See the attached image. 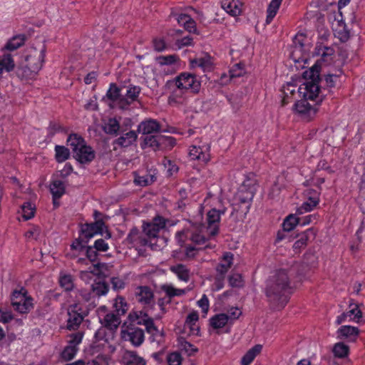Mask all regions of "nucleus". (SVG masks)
Returning a JSON list of instances; mask_svg holds the SVG:
<instances>
[{
	"mask_svg": "<svg viewBox=\"0 0 365 365\" xmlns=\"http://www.w3.org/2000/svg\"><path fill=\"white\" fill-rule=\"evenodd\" d=\"M225 212V210H210L207 212V226L200 223L202 215H199L193 222L189 221L182 230L176 233L177 242L182 245L189 239L196 245H205L218 233L220 217Z\"/></svg>",
	"mask_w": 365,
	"mask_h": 365,
	"instance_id": "nucleus-1",
	"label": "nucleus"
},
{
	"mask_svg": "<svg viewBox=\"0 0 365 365\" xmlns=\"http://www.w3.org/2000/svg\"><path fill=\"white\" fill-rule=\"evenodd\" d=\"M289 281L284 270H279L267 282L266 294L274 309H281L287 304L289 293Z\"/></svg>",
	"mask_w": 365,
	"mask_h": 365,
	"instance_id": "nucleus-2",
	"label": "nucleus"
},
{
	"mask_svg": "<svg viewBox=\"0 0 365 365\" xmlns=\"http://www.w3.org/2000/svg\"><path fill=\"white\" fill-rule=\"evenodd\" d=\"M46 51L44 44L27 48L24 56V61L17 69V76L26 80L34 78L43 67Z\"/></svg>",
	"mask_w": 365,
	"mask_h": 365,
	"instance_id": "nucleus-3",
	"label": "nucleus"
},
{
	"mask_svg": "<svg viewBox=\"0 0 365 365\" xmlns=\"http://www.w3.org/2000/svg\"><path fill=\"white\" fill-rule=\"evenodd\" d=\"M255 192V184L244 182L235 196L232 215L235 212L236 217L244 218L250 210Z\"/></svg>",
	"mask_w": 365,
	"mask_h": 365,
	"instance_id": "nucleus-4",
	"label": "nucleus"
},
{
	"mask_svg": "<svg viewBox=\"0 0 365 365\" xmlns=\"http://www.w3.org/2000/svg\"><path fill=\"white\" fill-rule=\"evenodd\" d=\"M165 225L166 220L160 216H157L151 222L143 224V232L149 240V247L153 250H158L163 245L165 240L160 237V232Z\"/></svg>",
	"mask_w": 365,
	"mask_h": 365,
	"instance_id": "nucleus-5",
	"label": "nucleus"
},
{
	"mask_svg": "<svg viewBox=\"0 0 365 365\" xmlns=\"http://www.w3.org/2000/svg\"><path fill=\"white\" fill-rule=\"evenodd\" d=\"M67 145L72 150L75 159L81 163H90L95 158L92 148L87 145L85 140L77 134L68 136Z\"/></svg>",
	"mask_w": 365,
	"mask_h": 365,
	"instance_id": "nucleus-6",
	"label": "nucleus"
},
{
	"mask_svg": "<svg viewBox=\"0 0 365 365\" xmlns=\"http://www.w3.org/2000/svg\"><path fill=\"white\" fill-rule=\"evenodd\" d=\"M304 78L306 81L303 83V87L299 88V91L306 99L314 100L319 92L318 71L312 67L309 71H304Z\"/></svg>",
	"mask_w": 365,
	"mask_h": 365,
	"instance_id": "nucleus-7",
	"label": "nucleus"
},
{
	"mask_svg": "<svg viewBox=\"0 0 365 365\" xmlns=\"http://www.w3.org/2000/svg\"><path fill=\"white\" fill-rule=\"evenodd\" d=\"M171 81L178 85V88H183L190 94L197 93L201 86V83L197 77L187 72L181 73Z\"/></svg>",
	"mask_w": 365,
	"mask_h": 365,
	"instance_id": "nucleus-8",
	"label": "nucleus"
},
{
	"mask_svg": "<svg viewBox=\"0 0 365 365\" xmlns=\"http://www.w3.org/2000/svg\"><path fill=\"white\" fill-rule=\"evenodd\" d=\"M169 95L168 103L172 106H180L187 103L190 98V93L183 88H178V85L173 81H168L166 83Z\"/></svg>",
	"mask_w": 365,
	"mask_h": 365,
	"instance_id": "nucleus-9",
	"label": "nucleus"
},
{
	"mask_svg": "<svg viewBox=\"0 0 365 365\" xmlns=\"http://www.w3.org/2000/svg\"><path fill=\"white\" fill-rule=\"evenodd\" d=\"M120 336L123 341H129L135 347L140 346L145 340L143 330L132 325L123 327Z\"/></svg>",
	"mask_w": 365,
	"mask_h": 365,
	"instance_id": "nucleus-10",
	"label": "nucleus"
},
{
	"mask_svg": "<svg viewBox=\"0 0 365 365\" xmlns=\"http://www.w3.org/2000/svg\"><path fill=\"white\" fill-rule=\"evenodd\" d=\"M14 309L21 314H26L33 308L32 299L21 292H14L11 297Z\"/></svg>",
	"mask_w": 365,
	"mask_h": 365,
	"instance_id": "nucleus-11",
	"label": "nucleus"
},
{
	"mask_svg": "<svg viewBox=\"0 0 365 365\" xmlns=\"http://www.w3.org/2000/svg\"><path fill=\"white\" fill-rule=\"evenodd\" d=\"M210 146L207 143L200 142L198 145H192L189 150L191 160H198L201 163H207L210 159Z\"/></svg>",
	"mask_w": 365,
	"mask_h": 365,
	"instance_id": "nucleus-12",
	"label": "nucleus"
},
{
	"mask_svg": "<svg viewBox=\"0 0 365 365\" xmlns=\"http://www.w3.org/2000/svg\"><path fill=\"white\" fill-rule=\"evenodd\" d=\"M304 195L306 200L297 209L299 214L312 211L319 202V192L317 190L308 188Z\"/></svg>",
	"mask_w": 365,
	"mask_h": 365,
	"instance_id": "nucleus-13",
	"label": "nucleus"
},
{
	"mask_svg": "<svg viewBox=\"0 0 365 365\" xmlns=\"http://www.w3.org/2000/svg\"><path fill=\"white\" fill-rule=\"evenodd\" d=\"M349 309L347 312L341 313L336 318V324L339 325L347 322H354L359 323L362 319V312L358 304H350Z\"/></svg>",
	"mask_w": 365,
	"mask_h": 365,
	"instance_id": "nucleus-14",
	"label": "nucleus"
},
{
	"mask_svg": "<svg viewBox=\"0 0 365 365\" xmlns=\"http://www.w3.org/2000/svg\"><path fill=\"white\" fill-rule=\"evenodd\" d=\"M67 328L69 330L77 329L83 319V312L78 304L71 305L68 309Z\"/></svg>",
	"mask_w": 365,
	"mask_h": 365,
	"instance_id": "nucleus-15",
	"label": "nucleus"
},
{
	"mask_svg": "<svg viewBox=\"0 0 365 365\" xmlns=\"http://www.w3.org/2000/svg\"><path fill=\"white\" fill-rule=\"evenodd\" d=\"M106 309L105 307H101L98 309V313L100 321L103 327L114 331L120 324L119 318L113 313L106 314Z\"/></svg>",
	"mask_w": 365,
	"mask_h": 365,
	"instance_id": "nucleus-16",
	"label": "nucleus"
},
{
	"mask_svg": "<svg viewBox=\"0 0 365 365\" xmlns=\"http://www.w3.org/2000/svg\"><path fill=\"white\" fill-rule=\"evenodd\" d=\"M359 334V329L356 327L350 325L341 326L336 331L337 338L341 340H346L348 342L356 341Z\"/></svg>",
	"mask_w": 365,
	"mask_h": 365,
	"instance_id": "nucleus-17",
	"label": "nucleus"
},
{
	"mask_svg": "<svg viewBox=\"0 0 365 365\" xmlns=\"http://www.w3.org/2000/svg\"><path fill=\"white\" fill-rule=\"evenodd\" d=\"M140 92V86L129 85L127 87L125 96H123V100H121V110L128 109L132 103L137 101Z\"/></svg>",
	"mask_w": 365,
	"mask_h": 365,
	"instance_id": "nucleus-18",
	"label": "nucleus"
},
{
	"mask_svg": "<svg viewBox=\"0 0 365 365\" xmlns=\"http://www.w3.org/2000/svg\"><path fill=\"white\" fill-rule=\"evenodd\" d=\"M120 362L123 365H147L146 360L136 351L125 350L121 355Z\"/></svg>",
	"mask_w": 365,
	"mask_h": 365,
	"instance_id": "nucleus-19",
	"label": "nucleus"
},
{
	"mask_svg": "<svg viewBox=\"0 0 365 365\" xmlns=\"http://www.w3.org/2000/svg\"><path fill=\"white\" fill-rule=\"evenodd\" d=\"M199 316L197 312L194 311L190 313L184 324V331L188 335H198L200 333V327L197 324Z\"/></svg>",
	"mask_w": 365,
	"mask_h": 365,
	"instance_id": "nucleus-20",
	"label": "nucleus"
},
{
	"mask_svg": "<svg viewBox=\"0 0 365 365\" xmlns=\"http://www.w3.org/2000/svg\"><path fill=\"white\" fill-rule=\"evenodd\" d=\"M138 301L144 305L150 306L154 304V294L151 289L147 286L138 287L135 292Z\"/></svg>",
	"mask_w": 365,
	"mask_h": 365,
	"instance_id": "nucleus-21",
	"label": "nucleus"
},
{
	"mask_svg": "<svg viewBox=\"0 0 365 365\" xmlns=\"http://www.w3.org/2000/svg\"><path fill=\"white\" fill-rule=\"evenodd\" d=\"M106 97L110 101L109 103L110 107L121 109L120 103L121 100H123V96L120 95V88L115 83L110 84Z\"/></svg>",
	"mask_w": 365,
	"mask_h": 365,
	"instance_id": "nucleus-22",
	"label": "nucleus"
},
{
	"mask_svg": "<svg viewBox=\"0 0 365 365\" xmlns=\"http://www.w3.org/2000/svg\"><path fill=\"white\" fill-rule=\"evenodd\" d=\"M105 224L102 220H98L94 223L86 224L82 227V233L85 237L90 239L96 235H103Z\"/></svg>",
	"mask_w": 365,
	"mask_h": 365,
	"instance_id": "nucleus-23",
	"label": "nucleus"
},
{
	"mask_svg": "<svg viewBox=\"0 0 365 365\" xmlns=\"http://www.w3.org/2000/svg\"><path fill=\"white\" fill-rule=\"evenodd\" d=\"M222 9L232 16L241 14L243 4L241 0H220Z\"/></svg>",
	"mask_w": 365,
	"mask_h": 365,
	"instance_id": "nucleus-24",
	"label": "nucleus"
},
{
	"mask_svg": "<svg viewBox=\"0 0 365 365\" xmlns=\"http://www.w3.org/2000/svg\"><path fill=\"white\" fill-rule=\"evenodd\" d=\"M160 129L158 122L155 120L148 119L142 121L138 127V130L143 135H150L158 133Z\"/></svg>",
	"mask_w": 365,
	"mask_h": 365,
	"instance_id": "nucleus-25",
	"label": "nucleus"
},
{
	"mask_svg": "<svg viewBox=\"0 0 365 365\" xmlns=\"http://www.w3.org/2000/svg\"><path fill=\"white\" fill-rule=\"evenodd\" d=\"M129 319L132 322L139 325H144L145 329L150 326L153 321L144 311H136L129 314Z\"/></svg>",
	"mask_w": 365,
	"mask_h": 365,
	"instance_id": "nucleus-26",
	"label": "nucleus"
},
{
	"mask_svg": "<svg viewBox=\"0 0 365 365\" xmlns=\"http://www.w3.org/2000/svg\"><path fill=\"white\" fill-rule=\"evenodd\" d=\"M16 63L14 56L9 53H4L0 56V78L3 73H10L14 70Z\"/></svg>",
	"mask_w": 365,
	"mask_h": 365,
	"instance_id": "nucleus-27",
	"label": "nucleus"
},
{
	"mask_svg": "<svg viewBox=\"0 0 365 365\" xmlns=\"http://www.w3.org/2000/svg\"><path fill=\"white\" fill-rule=\"evenodd\" d=\"M26 41L24 34H19L9 38L5 45L1 48L2 52L4 51H14L19 48L21 47Z\"/></svg>",
	"mask_w": 365,
	"mask_h": 365,
	"instance_id": "nucleus-28",
	"label": "nucleus"
},
{
	"mask_svg": "<svg viewBox=\"0 0 365 365\" xmlns=\"http://www.w3.org/2000/svg\"><path fill=\"white\" fill-rule=\"evenodd\" d=\"M294 110L304 117H311L315 113L314 108L306 100L296 102L294 105Z\"/></svg>",
	"mask_w": 365,
	"mask_h": 365,
	"instance_id": "nucleus-29",
	"label": "nucleus"
},
{
	"mask_svg": "<svg viewBox=\"0 0 365 365\" xmlns=\"http://www.w3.org/2000/svg\"><path fill=\"white\" fill-rule=\"evenodd\" d=\"M233 263V255L231 252H225L216 267V272L219 274L225 275Z\"/></svg>",
	"mask_w": 365,
	"mask_h": 365,
	"instance_id": "nucleus-30",
	"label": "nucleus"
},
{
	"mask_svg": "<svg viewBox=\"0 0 365 365\" xmlns=\"http://www.w3.org/2000/svg\"><path fill=\"white\" fill-rule=\"evenodd\" d=\"M128 242L134 247L149 246L148 239L143 238L137 229H133L127 237Z\"/></svg>",
	"mask_w": 365,
	"mask_h": 365,
	"instance_id": "nucleus-31",
	"label": "nucleus"
},
{
	"mask_svg": "<svg viewBox=\"0 0 365 365\" xmlns=\"http://www.w3.org/2000/svg\"><path fill=\"white\" fill-rule=\"evenodd\" d=\"M71 248L73 251L72 257H77V262L78 264H86V258L81 257L84 254V251L86 246L82 244L80 240H76L72 245Z\"/></svg>",
	"mask_w": 365,
	"mask_h": 365,
	"instance_id": "nucleus-32",
	"label": "nucleus"
},
{
	"mask_svg": "<svg viewBox=\"0 0 365 365\" xmlns=\"http://www.w3.org/2000/svg\"><path fill=\"white\" fill-rule=\"evenodd\" d=\"M170 269L178 277L180 280L186 282L189 281L190 272L185 265L178 264L171 266Z\"/></svg>",
	"mask_w": 365,
	"mask_h": 365,
	"instance_id": "nucleus-33",
	"label": "nucleus"
},
{
	"mask_svg": "<svg viewBox=\"0 0 365 365\" xmlns=\"http://www.w3.org/2000/svg\"><path fill=\"white\" fill-rule=\"evenodd\" d=\"M262 346L259 344L255 345L243 356L241 360L242 365H250L255 358L260 353Z\"/></svg>",
	"mask_w": 365,
	"mask_h": 365,
	"instance_id": "nucleus-34",
	"label": "nucleus"
},
{
	"mask_svg": "<svg viewBox=\"0 0 365 365\" xmlns=\"http://www.w3.org/2000/svg\"><path fill=\"white\" fill-rule=\"evenodd\" d=\"M95 338L97 341H105L109 343L114 339V331L103 326L96 331Z\"/></svg>",
	"mask_w": 365,
	"mask_h": 365,
	"instance_id": "nucleus-35",
	"label": "nucleus"
},
{
	"mask_svg": "<svg viewBox=\"0 0 365 365\" xmlns=\"http://www.w3.org/2000/svg\"><path fill=\"white\" fill-rule=\"evenodd\" d=\"M50 191L53 197H61L66 192L64 182L60 180H53L50 184Z\"/></svg>",
	"mask_w": 365,
	"mask_h": 365,
	"instance_id": "nucleus-36",
	"label": "nucleus"
},
{
	"mask_svg": "<svg viewBox=\"0 0 365 365\" xmlns=\"http://www.w3.org/2000/svg\"><path fill=\"white\" fill-rule=\"evenodd\" d=\"M227 319L226 314H217L210 318V323L213 329H219L225 327L227 324H230Z\"/></svg>",
	"mask_w": 365,
	"mask_h": 365,
	"instance_id": "nucleus-37",
	"label": "nucleus"
},
{
	"mask_svg": "<svg viewBox=\"0 0 365 365\" xmlns=\"http://www.w3.org/2000/svg\"><path fill=\"white\" fill-rule=\"evenodd\" d=\"M136 133L133 130H131L118 138L116 140V143L121 147H128L134 143L136 141Z\"/></svg>",
	"mask_w": 365,
	"mask_h": 365,
	"instance_id": "nucleus-38",
	"label": "nucleus"
},
{
	"mask_svg": "<svg viewBox=\"0 0 365 365\" xmlns=\"http://www.w3.org/2000/svg\"><path fill=\"white\" fill-rule=\"evenodd\" d=\"M282 0H271L267 10L266 24H269L276 16Z\"/></svg>",
	"mask_w": 365,
	"mask_h": 365,
	"instance_id": "nucleus-39",
	"label": "nucleus"
},
{
	"mask_svg": "<svg viewBox=\"0 0 365 365\" xmlns=\"http://www.w3.org/2000/svg\"><path fill=\"white\" fill-rule=\"evenodd\" d=\"M146 331L148 334H150V341L151 342H156L158 344H160L163 342V332L162 331H160L153 323L150 326H149Z\"/></svg>",
	"mask_w": 365,
	"mask_h": 365,
	"instance_id": "nucleus-40",
	"label": "nucleus"
},
{
	"mask_svg": "<svg viewBox=\"0 0 365 365\" xmlns=\"http://www.w3.org/2000/svg\"><path fill=\"white\" fill-rule=\"evenodd\" d=\"M161 289L170 298L180 297L186 293L185 289L175 288L172 284H165L162 285Z\"/></svg>",
	"mask_w": 365,
	"mask_h": 365,
	"instance_id": "nucleus-41",
	"label": "nucleus"
},
{
	"mask_svg": "<svg viewBox=\"0 0 365 365\" xmlns=\"http://www.w3.org/2000/svg\"><path fill=\"white\" fill-rule=\"evenodd\" d=\"M332 352L335 357L344 359L348 356L349 347L344 342H338L334 345Z\"/></svg>",
	"mask_w": 365,
	"mask_h": 365,
	"instance_id": "nucleus-42",
	"label": "nucleus"
},
{
	"mask_svg": "<svg viewBox=\"0 0 365 365\" xmlns=\"http://www.w3.org/2000/svg\"><path fill=\"white\" fill-rule=\"evenodd\" d=\"M342 76V71L339 69L334 73H329L325 76V81L327 86L333 88L341 83V77Z\"/></svg>",
	"mask_w": 365,
	"mask_h": 365,
	"instance_id": "nucleus-43",
	"label": "nucleus"
},
{
	"mask_svg": "<svg viewBox=\"0 0 365 365\" xmlns=\"http://www.w3.org/2000/svg\"><path fill=\"white\" fill-rule=\"evenodd\" d=\"M190 63L193 68H199L204 72L209 71L212 68V64L209 59L200 58L192 60Z\"/></svg>",
	"mask_w": 365,
	"mask_h": 365,
	"instance_id": "nucleus-44",
	"label": "nucleus"
},
{
	"mask_svg": "<svg viewBox=\"0 0 365 365\" xmlns=\"http://www.w3.org/2000/svg\"><path fill=\"white\" fill-rule=\"evenodd\" d=\"M60 286L66 291H71L74 287L73 279L71 274L61 272L59 276Z\"/></svg>",
	"mask_w": 365,
	"mask_h": 365,
	"instance_id": "nucleus-45",
	"label": "nucleus"
},
{
	"mask_svg": "<svg viewBox=\"0 0 365 365\" xmlns=\"http://www.w3.org/2000/svg\"><path fill=\"white\" fill-rule=\"evenodd\" d=\"M311 236L314 237V233L311 229H308L299 235V238L294 242L293 248L294 250H299L302 247L306 246Z\"/></svg>",
	"mask_w": 365,
	"mask_h": 365,
	"instance_id": "nucleus-46",
	"label": "nucleus"
},
{
	"mask_svg": "<svg viewBox=\"0 0 365 365\" xmlns=\"http://www.w3.org/2000/svg\"><path fill=\"white\" fill-rule=\"evenodd\" d=\"M36 212V206L31 202H26L21 206V216L24 220L34 217Z\"/></svg>",
	"mask_w": 365,
	"mask_h": 365,
	"instance_id": "nucleus-47",
	"label": "nucleus"
},
{
	"mask_svg": "<svg viewBox=\"0 0 365 365\" xmlns=\"http://www.w3.org/2000/svg\"><path fill=\"white\" fill-rule=\"evenodd\" d=\"M119 122L115 118H109L103 126L104 131L108 134H116L119 130Z\"/></svg>",
	"mask_w": 365,
	"mask_h": 365,
	"instance_id": "nucleus-48",
	"label": "nucleus"
},
{
	"mask_svg": "<svg viewBox=\"0 0 365 365\" xmlns=\"http://www.w3.org/2000/svg\"><path fill=\"white\" fill-rule=\"evenodd\" d=\"M114 308L119 315H123L128 309V305L123 297H117L114 302Z\"/></svg>",
	"mask_w": 365,
	"mask_h": 365,
	"instance_id": "nucleus-49",
	"label": "nucleus"
},
{
	"mask_svg": "<svg viewBox=\"0 0 365 365\" xmlns=\"http://www.w3.org/2000/svg\"><path fill=\"white\" fill-rule=\"evenodd\" d=\"M108 286L104 282H96L92 284L93 292L98 296L106 295L108 292Z\"/></svg>",
	"mask_w": 365,
	"mask_h": 365,
	"instance_id": "nucleus-50",
	"label": "nucleus"
},
{
	"mask_svg": "<svg viewBox=\"0 0 365 365\" xmlns=\"http://www.w3.org/2000/svg\"><path fill=\"white\" fill-rule=\"evenodd\" d=\"M299 224V219L294 215L287 216L282 223L283 230L284 231H292L297 225Z\"/></svg>",
	"mask_w": 365,
	"mask_h": 365,
	"instance_id": "nucleus-51",
	"label": "nucleus"
},
{
	"mask_svg": "<svg viewBox=\"0 0 365 365\" xmlns=\"http://www.w3.org/2000/svg\"><path fill=\"white\" fill-rule=\"evenodd\" d=\"M55 152L56 159L58 163H62L66 160L70 155L69 150L61 145H56L55 147Z\"/></svg>",
	"mask_w": 365,
	"mask_h": 365,
	"instance_id": "nucleus-52",
	"label": "nucleus"
},
{
	"mask_svg": "<svg viewBox=\"0 0 365 365\" xmlns=\"http://www.w3.org/2000/svg\"><path fill=\"white\" fill-rule=\"evenodd\" d=\"M157 61L161 66H172L179 61V57L175 54L160 56L157 58Z\"/></svg>",
	"mask_w": 365,
	"mask_h": 365,
	"instance_id": "nucleus-53",
	"label": "nucleus"
},
{
	"mask_svg": "<svg viewBox=\"0 0 365 365\" xmlns=\"http://www.w3.org/2000/svg\"><path fill=\"white\" fill-rule=\"evenodd\" d=\"M296 91V86L291 83H287L283 86L284 97L282 98V105H286L289 103V96L293 95Z\"/></svg>",
	"mask_w": 365,
	"mask_h": 365,
	"instance_id": "nucleus-54",
	"label": "nucleus"
},
{
	"mask_svg": "<svg viewBox=\"0 0 365 365\" xmlns=\"http://www.w3.org/2000/svg\"><path fill=\"white\" fill-rule=\"evenodd\" d=\"M78 349L70 345H67L61 353V357L65 361H70L74 358L77 354Z\"/></svg>",
	"mask_w": 365,
	"mask_h": 365,
	"instance_id": "nucleus-55",
	"label": "nucleus"
},
{
	"mask_svg": "<svg viewBox=\"0 0 365 365\" xmlns=\"http://www.w3.org/2000/svg\"><path fill=\"white\" fill-rule=\"evenodd\" d=\"M179 346L180 349L184 351L188 355H192L197 351V349L194 345L182 338L179 339Z\"/></svg>",
	"mask_w": 365,
	"mask_h": 365,
	"instance_id": "nucleus-56",
	"label": "nucleus"
},
{
	"mask_svg": "<svg viewBox=\"0 0 365 365\" xmlns=\"http://www.w3.org/2000/svg\"><path fill=\"white\" fill-rule=\"evenodd\" d=\"M230 78L240 77L245 73V68L243 64L236 63L230 69Z\"/></svg>",
	"mask_w": 365,
	"mask_h": 365,
	"instance_id": "nucleus-57",
	"label": "nucleus"
},
{
	"mask_svg": "<svg viewBox=\"0 0 365 365\" xmlns=\"http://www.w3.org/2000/svg\"><path fill=\"white\" fill-rule=\"evenodd\" d=\"M155 180V177L153 175H145L143 176L137 175L135 177L134 182L136 185L140 186H146Z\"/></svg>",
	"mask_w": 365,
	"mask_h": 365,
	"instance_id": "nucleus-58",
	"label": "nucleus"
},
{
	"mask_svg": "<svg viewBox=\"0 0 365 365\" xmlns=\"http://www.w3.org/2000/svg\"><path fill=\"white\" fill-rule=\"evenodd\" d=\"M144 145L156 150L159 148L160 143V138L158 139L154 135H147L143 140Z\"/></svg>",
	"mask_w": 365,
	"mask_h": 365,
	"instance_id": "nucleus-59",
	"label": "nucleus"
},
{
	"mask_svg": "<svg viewBox=\"0 0 365 365\" xmlns=\"http://www.w3.org/2000/svg\"><path fill=\"white\" fill-rule=\"evenodd\" d=\"M242 314L241 310L236 307H231L226 314V317L228 318V322L232 324L234 321L237 319Z\"/></svg>",
	"mask_w": 365,
	"mask_h": 365,
	"instance_id": "nucleus-60",
	"label": "nucleus"
},
{
	"mask_svg": "<svg viewBox=\"0 0 365 365\" xmlns=\"http://www.w3.org/2000/svg\"><path fill=\"white\" fill-rule=\"evenodd\" d=\"M82 256L86 257V262L88 260L91 262H95L98 257L97 250L94 247H86ZM86 264H88V263L86 262Z\"/></svg>",
	"mask_w": 365,
	"mask_h": 365,
	"instance_id": "nucleus-61",
	"label": "nucleus"
},
{
	"mask_svg": "<svg viewBox=\"0 0 365 365\" xmlns=\"http://www.w3.org/2000/svg\"><path fill=\"white\" fill-rule=\"evenodd\" d=\"M83 337L82 332H76L69 336L68 345L78 348Z\"/></svg>",
	"mask_w": 365,
	"mask_h": 365,
	"instance_id": "nucleus-62",
	"label": "nucleus"
},
{
	"mask_svg": "<svg viewBox=\"0 0 365 365\" xmlns=\"http://www.w3.org/2000/svg\"><path fill=\"white\" fill-rule=\"evenodd\" d=\"M167 361L168 365H181L182 356L178 352H173L168 355Z\"/></svg>",
	"mask_w": 365,
	"mask_h": 365,
	"instance_id": "nucleus-63",
	"label": "nucleus"
},
{
	"mask_svg": "<svg viewBox=\"0 0 365 365\" xmlns=\"http://www.w3.org/2000/svg\"><path fill=\"white\" fill-rule=\"evenodd\" d=\"M154 49L158 52L163 51L168 48V46L162 37L155 38L153 41Z\"/></svg>",
	"mask_w": 365,
	"mask_h": 365,
	"instance_id": "nucleus-64",
	"label": "nucleus"
}]
</instances>
